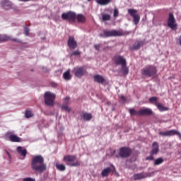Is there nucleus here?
Instances as JSON below:
<instances>
[{
    "mask_svg": "<svg viewBox=\"0 0 181 181\" xmlns=\"http://www.w3.org/2000/svg\"><path fill=\"white\" fill-rule=\"evenodd\" d=\"M159 135H161V136H173L175 135H178L180 139H181L180 132L173 129L166 132H160Z\"/></svg>",
    "mask_w": 181,
    "mask_h": 181,
    "instance_id": "6e6552de",
    "label": "nucleus"
},
{
    "mask_svg": "<svg viewBox=\"0 0 181 181\" xmlns=\"http://www.w3.org/2000/svg\"><path fill=\"white\" fill-rule=\"evenodd\" d=\"M16 151L20 155H21V156H23L24 158L28 153V151L23 148L22 146H18Z\"/></svg>",
    "mask_w": 181,
    "mask_h": 181,
    "instance_id": "aec40b11",
    "label": "nucleus"
},
{
    "mask_svg": "<svg viewBox=\"0 0 181 181\" xmlns=\"http://www.w3.org/2000/svg\"><path fill=\"white\" fill-rule=\"evenodd\" d=\"M118 13H119L118 9L115 8V10H114V16H115V18H117V16H118Z\"/></svg>",
    "mask_w": 181,
    "mask_h": 181,
    "instance_id": "c03bdc74",
    "label": "nucleus"
},
{
    "mask_svg": "<svg viewBox=\"0 0 181 181\" xmlns=\"http://www.w3.org/2000/svg\"><path fill=\"white\" fill-rule=\"evenodd\" d=\"M96 2L98 5L105 6L108 5V4H111L112 0H96Z\"/></svg>",
    "mask_w": 181,
    "mask_h": 181,
    "instance_id": "b1692460",
    "label": "nucleus"
},
{
    "mask_svg": "<svg viewBox=\"0 0 181 181\" xmlns=\"http://www.w3.org/2000/svg\"><path fill=\"white\" fill-rule=\"evenodd\" d=\"M134 180H141V179H145L146 174L145 173H140L134 175Z\"/></svg>",
    "mask_w": 181,
    "mask_h": 181,
    "instance_id": "a211bd4d",
    "label": "nucleus"
},
{
    "mask_svg": "<svg viewBox=\"0 0 181 181\" xmlns=\"http://www.w3.org/2000/svg\"><path fill=\"white\" fill-rule=\"evenodd\" d=\"M31 168L33 170H35V172L43 173V172L47 169V166L46 165V163H45V158L43 156L40 155L33 156L31 161Z\"/></svg>",
    "mask_w": 181,
    "mask_h": 181,
    "instance_id": "f257e3e1",
    "label": "nucleus"
},
{
    "mask_svg": "<svg viewBox=\"0 0 181 181\" xmlns=\"http://www.w3.org/2000/svg\"><path fill=\"white\" fill-rule=\"evenodd\" d=\"M63 77L64 80L69 81L71 78V75L70 74V70L66 71L63 74Z\"/></svg>",
    "mask_w": 181,
    "mask_h": 181,
    "instance_id": "cd10ccee",
    "label": "nucleus"
},
{
    "mask_svg": "<svg viewBox=\"0 0 181 181\" xmlns=\"http://www.w3.org/2000/svg\"><path fill=\"white\" fill-rule=\"evenodd\" d=\"M179 43H180V46H181V35L179 37Z\"/></svg>",
    "mask_w": 181,
    "mask_h": 181,
    "instance_id": "49530a36",
    "label": "nucleus"
},
{
    "mask_svg": "<svg viewBox=\"0 0 181 181\" xmlns=\"http://www.w3.org/2000/svg\"><path fill=\"white\" fill-rule=\"evenodd\" d=\"M145 45V41H136L132 47V50H139Z\"/></svg>",
    "mask_w": 181,
    "mask_h": 181,
    "instance_id": "dca6fc26",
    "label": "nucleus"
},
{
    "mask_svg": "<svg viewBox=\"0 0 181 181\" xmlns=\"http://www.w3.org/2000/svg\"><path fill=\"white\" fill-rule=\"evenodd\" d=\"M129 15H130V16H132V18H134V16H136L138 15V11L134 8H129L127 10Z\"/></svg>",
    "mask_w": 181,
    "mask_h": 181,
    "instance_id": "bb28decb",
    "label": "nucleus"
},
{
    "mask_svg": "<svg viewBox=\"0 0 181 181\" xmlns=\"http://www.w3.org/2000/svg\"><path fill=\"white\" fill-rule=\"evenodd\" d=\"M152 148L151 155H156L159 152V145L156 142H154L153 143Z\"/></svg>",
    "mask_w": 181,
    "mask_h": 181,
    "instance_id": "4be33fe9",
    "label": "nucleus"
},
{
    "mask_svg": "<svg viewBox=\"0 0 181 181\" xmlns=\"http://www.w3.org/2000/svg\"><path fill=\"white\" fill-rule=\"evenodd\" d=\"M168 26V28H170V29H173V30H175V29H176V19H175V16H173L172 13H169Z\"/></svg>",
    "mask_w": 181,
    "mask_h": 181,
    "instance_id": "1a4fd4ad",
    "label": "nucleus"
},
{
    "mask_svg": "<svg viewBox=\"0 0 181 181\" xmlns=\"http://www.w3.org/2000/svg\"><path fill=\"white\" fill-rule=\"evenodd\" d=\"M152 110L149 108H144L139 110V116L152 115Z\"/></svg>",
    "mask_w": 181,
    "mask_h": 181,
    "instance_id": "4468645a",
    "label": "nucleus"
},
{
    "mask_svg": "<svg viewBox=\"0 0 181 181\" xmlns=\"http://www.w3.org/2000/svg\"><path fill=\"white\" fill-rule=\"evenodd\" d=\"M141 19V16H139V15H136V16H134L133 17V22L136 24V25H138V23H139V21Z\"/></svg>",
    "mask_w": 181,
    "mask_h": 181,
    "instance_id": "473e14b6",
    "label": "nucleus"
},
{
    "mask_svg": "<svg viewBox=\"0 0 181 181\" xmlns=\"http://www.w3.org/2000/svg\"><path fill=\"white\" fill-rule=\"evenodd\" d=\"M0 5L1 6H2V8L4 9H6V11H8V9H11V8H12V2H11L9 0H3L0 2Z\"/></svg>",
    "mask_w": 181,
    "mask_h": 181,
    "instance_id": "ddd939ff",
    "label": "nucleus"
},
{
    "mask_svg": "<svg viewBox=\"0 0 181 181\" xmlns=\"http://www.w3.org/2000/svg\"><path fill=\"white\" fill-rule=\"evenodd\" d=\"M120 100H121L122 104H125L126 99H125V97L124 95L120 96Z\"/></svg>",
    "mask_w": 181,
    "mask_h": 181,
    "instance_id": "37998d69",
    "label": "nucleus"
},
{
    "mask_svg": "<svg viewBox=\"0 0 181 181\" xmlns=\"http://www.w3.org/2000/svg\"><path fill=\"white\" fill-rule=\"evenodd\" d=\"M104 35L105 37H112L117 36H124V33L121 30H104Z\"/></svg>",
    "mask_w": 181,
    "mask_h": 181,
    "instance_id": "39448f33",
    "label": "nucleus"
},
{
    "mask_svg": "<svg viewBox=\"0 0 181 181\" xmlns=\"http://www.w3.org/2000/svg\"><path fill=\"white\" fill-rule=\"evenodd\" d=\"M102 19L103 21H104L105 22L106 21H110V19H111V16H110L109 14H103L102 15Z\"/></svg>",
    "mask_w": 181,
    "mask_h": 181,
    "instance_id": "72a5a7b5",
    "label": "nucleus"
},
{
    "mask_svg": "<svg viewBox=\"0 0 181 181\" xmlns=\"http://www.w3.org/2000/svg\"><path fill=\"white\" fill-rule=\"evenodd\" d=\"M73 71L76 77L78 78L83 77V76H84V74H86V70L83 67H75Z\"/></svg>",
    "mask_w": 181,
    "mask_h": 181,
    "instance_id": "9b49d317",
    "label": "nucleus"
},
{
    "mask_svg": "<svg viewBox=\"0 0 181 181\" xmlns=\"http://www.w3.org/2000/svg\"><path fill=\"white\" fill-rule=\"evenodd\" d=\"M115 63L120 66H127V60L120 56H117L115 57Z\"/></svg>",
    "mask_w": 181,
    "mask_h": 181,
    "instance_id": "f8f14e48",
    "label": "nucleus"
},
{
    "mask_svg": "<svg viewBox=\"0 0 181 181\" xmlns=\"http://www.w3.org/2000/svg\"><path fill=\"white\" fill-rule=\"evenodd\" d=\"M81 54V52L78 50H76L71 54V56H80Z\"/></svg>",
    "mask_w": 181,
    "mask_h": 181,
    "instance_id": "58836bf2",
    "label": "nucleus"
},
{
    "mask_svg": "<svg viewBox=\"0 0 181 181\" xmlns=\"http://www.w3.org/2000/svg\"><path fill=\"white\" fill-rule=\"evenodd\" d=\"M56 95L52 92H45V103L46 105H53Z\"/></svg>",
    "mask_w": 181,
    "mask_h": 181,
    "instance_id": "20e7f679",
    "label": "nucleus"
},
{
    "mask_svg": "<svg viewBox=\"0 0 181 181\" xmlns=\"http://www.w3.org/2000/svg\"><path fill=\"white\" fill-rule=\"evenodd\" d=\"M129 112L130 115H132V117H134V115L139 116V111H136L134 108L129 109Z\"/></svg>",
    "mask_w": 181,
    "mask_h": 181,
    "instance_id": "7c9ffc66",
    "label": "nucleus"
},
{
    "mask_svg": "<svg viewBox=\"0 0 181 181\" xmlns=\"http://www.w3.org/2000/svg\"><path fill=\"white\" fill-rule=\"evenodd\" d=\"M57 169L58 170H60L61 172H64V170H66V165H64V164H56L55 165Z\"/></svg>",
    "mask_w": 181,
    "mask_h": 181,
    "instance_id": "c85d7f7f",
    "label": "nucleus"
},
{
    "mask_svg": "<svg viewBox=\"0 0 181 181\" xmlns=\"http://www.w3.org/2000/svg\"><path fill=\"white\" fill-rule=\"evenodd\" d=\"M62 19L65 21L67 20L69 22H76V13L73 11H69L67 13H62Z\"/></svg>",
    "mask_w": 181,
    "mask_h": 181,
    "instance_id": "423d86ee",
    "label": "nucleus"
},
{
    "mask_svg": "<svg viewBox=\"0 0 181 181\" xmlns=\"http://www.w3.org/2000/svg\"><path fill=\"white\" fill-rule=\"evenodd\" d=\"M155 105L157 107L158 110L160 111V112H163V111H168L169 108L163 106L160 103L156 102Z\"/></svg>",
    "mask_w": 181,
    "mask_h": 181,
    "instance_id": "6ab92c4d",
    "label": "nucleus"
},
{
    "mask_svg": "<svg viewBox=\"0 0 181 181\" xmlns=\"http://www.w3.org/2000/svg\"><path fill=\"white\" fill-rule=\"evenodd\" d=\"M141 74L146 77H154L156 75V67L148 65L141 70Z\"/></svg>",
    "mask_w": 181,
    "mask_h": 181,
    "instance_id": "f03ea898",
    "label": "nucleus"
},
{
    "mask_svg": "<svg viewBox=\"0 0 181 181\" xmlns=\"http://www.w3.org/2000/svg\"><path fill=\"white\" fill-rule=\"evenodd\" d=\"M61 107L62 110H63L64 111H66V112H70V111H71V108H70V107L66 105H64Z\"/></svg>",
    "mask_w": 181,
    "mask_h": 181,
    "instance_id": "f704fd0d",
    "label": "nucleus"
},
{
    "mask_svg": "<svg viewBox=\"0 0 181 181\" xmlns=\"http://www.w3.org/2000/svg\"><path fill=\"white\" fill-rule=\"evenodd\" d=\"M24 32H25V36H29V28H27L26 26L24 28Z\"/></svg>",
    "mask_w": 181,
    "mask_h": 181,
    "instance_id": "ea45409f",
    "label": "nucleus"
},
{
    "mask_svg": "<svg viewBox=\"0 0 181 181\" xmlns=\"http://www.w3.org/2000/svg\"><path fill=\"white\" fill-rule=\"evenodd\" d=\"M63 160L66 163V164L68 166H80V161H76L75 163H71L76 160L75 156H71V155L65 156H64Z\"/></svg>",
    "mask_w": 181,
    "mask_h": 181,
    "instance_id": "7ed1b4c3",
    "label": "nucleus"
},
{
    "mask_svg": "<svg viewBox=\"0 0 181 181\" xmlns=\"http://www.w3.org/2000/svg\"><path fill=\"white\" fill-rule=\"evenodd\" d=\"M132 153V151L128 147H122L119 151L120 158H128Z\"/></svg>",
    "mask_w": 181,
    "mask_h": 181,
    "instance_id": "0eeeda50",
    "label": "nucleus"
},
{
    "mask_svg": "<svg viewBox=\"0 0 181 181\" xmlns=\"http://www.w3.org/2000/svg\"><path fill=\"white\" fill-rule=\"evenodd\" d=\"M18 1H21V2H28V1L29 0H18Z\"/></svg>",
    "mask_w": 181,
    "mask_h": 181,
    "instance_id": "de8ad7c7",
    "label": "nucleus"
},
{
    "mask_svg": "<svg viewBox=\"0 0 181 181\" xmlns=\"http://www.w3.org/2000/svg\"><path fill=\"white\" fill-rule=\"evenodd\" d=\"M13 132L8 131L6 132V135H8V138L11 142H22V139L18 136L16 134H12Z\"/></svg>",
    "mask_w": 181,
    "mask_h": 181,
    "instance_id": "9d476101",
    "label": "nucleus"
},
{
    "mask_svg": "<svg viewBox=\"0 0 181 181\" xmlns=\"http://www.w3.org/2000/svg\"><path fill=\"white\" fill-rule=\"evenodd\" d=\"M94 47H95V49H96V50H100V45H94Z\"/></svg>",
    "mask_w": 181,
    "mask_h": 181,
    "instance_id": "a18cd8bd",
    "label": "nucleus"
},
{
    "mask_svg": "<svg viewBox=\"0 0 181 181\" xmlns=\"http://www.w3.org/2000/svg\"><path fill=\"white\" fill-rule=\"evenodd\" d=\"M25 115L27 118H32V117H33V113L30 110H26Z\"/></svg>",
    "mask_w": 181,
    "mask_h": 181,
    "instance_id": "c9c22d12",
    "label": "nucleus"
},
{
    "mask_svg": "<svg viewBox=\"0 0 181 181\" xmlns=\"http://www.w3.org/2000/svg\"><path fill=\"white\" fill-rule=\"evenodd\" d=\"M111 172H112L111 168H106L103 169V171L101 172V176H103V177H107V176H108V175H110Z\"/></svg>",
    "mask_w": 181,
    "mask_h": 181,
    "instance_id": "412c9836",
    "label": "nucleus"
},
{
    "mask_svg": "<svg viewBox=\"0 0 181 181\" xmlns=\"http://www.w3.org/2000/svg\"><path fill=\"white\" fill-rule=\"evenodd\" d=\"M69 98H65V101H69Z\"/></svg>",
    "mask_w": 181,
    "mask_h": 181,
    "instance_id": "09e8293b",
    "label": "nucleus"
},
{
    "mask_svg": "<svg viewBox=\"0 0 181 181\" xmlns=\"http://www.w3.org/2000/svg\"><path fill=\"white\" fill-rule=\"evenodd\" d=\"M150 103H158V98L157 97H152L149 98Z\"/></svg>",
    "mask_w": 181,
    "mask_h": 181,
    "instance_id": "4c0bfd02",
    "label": "nucleus"
},
{
    "mask_svg": "<svg viewBox=\"0 0 181 181\" xmlns=\"http://www.w3.org/2000/svg\"><path fill=\"white\" fill-rule=\"evenodd\" d=\"M81 118L83 119V121H91L93 119V115L88 112H83L81 115Z\"/></svg>",
    "mask_w": 181,
    "mask_h": 181,
    "instance_id": "f3484780",
    "label": "nucleus"
},
{
    "mask_svg": "<svg viewBox=\"0 0 181 181\" xmlns=\"http://www.w3.org/2000/svg\"><path fill=\"white\" fill-rule=\"evenodd\" d=\"M23 181H35V180L32 177H27V178H24Z\"/></svg>",
    "mask_w": 181,
    "mask_h": 181,
    "instance_id": "79ce46f5",
    "label": "nucleus"
},
{
    "mask_svg": "<svg viewBox=\"0 0 181 181\" xmlns=\"http://www.w3.org/2000/svg\"><path fill=\"white\" fill-rule=\"evenodd\" d=\"M88 1H91V0H88Z\"/></svg>",
    "mask_w": 181,
    "mask_h": 181,
    "instance_id": "8fccbe9b",
    "label": "nucleus"
},
{
    "mask_svg": "<svg viewBox=\"0 0 181 181\" xmlns=\"http://www.w3.org/2000/svg\"><path fill=\"white\" fill-rule=\"evenodd\" d=\"M153 154H151L150 156L146 158V160H154Z\"/></svg>",
    "mask_w": 181,
    "mask_h": 181,
    "instance_id": "a19ab883",
    "label": "nucleus"
},
{
    "mask_svg": "<svg viewBox=\"0 0 181 181\" xmlns=\"http://www.w3.org/2000/svg\"><path fill=\"white\" fill-rule=\"evenodd\" d=\"M68 46L70 47V49H76V47H77V42H76V40H74V37H69Z\"/></svg>",
    "mask_w": 181,
    "mask_h": 181,
    "instance_id": "2eb2a0df",
    "label": "nucleus"
},
{
    "mask_svg": "<svg viewBox=\"0 0 181 181\" xmlns=\"http://www.w3.org/2000/svg\"><path fill=\"white\" fill-rule=\"evenodd\" d=\"M94 80L100 84H103V83L105 81V79H104V77H103L101 75H95L94 76Z\"/></svg>",
    "mask_w": 181,
    "mask_h": 181,
    "instance_id": "5701e85b",
    "label": "nucleus"
},
{
    "mask_svg": "<svg viewBox=\"0 0 181 181\" xmlns=\"http://www.w3.org/2000/svg\"><path fill=\"white\" fill-rule=\"evenodd\" d=\"M162 163H163V158H159L154 160V165L156 166L162 165Z\"/></svg>",
    "mask_w": 181,
    "mask_h": 181,
    "instance_id": "2f4dec72",
    "label": "nucleus"
},
{
    "mask_svg": "<svg viewBox=\"0 0 181 181\" xmlns=\"http://www.w3.org/2000/svg\"><path fill=\"white\" fill-rule=\"evenodd\" d=\"M11 39L9 40V41L11 42H15L16 43H22V40L17 39V38H13V37H12V35H9Z\"/></svg>",
    "mask_w": 181,
    "mask_h": 181,
    "instance_id": "e433bc0d",
    "label": "nucleus"
},
{
    "mask_svg": "<svg viewBox=\"0 0 181 181\" xmlns=\"http://www.w3.org/2000/svg\"><path fill=\"white\" fill-rule=\"evenodd\" d=\"M76 18L80 23H84L86 22V17L83 14H78Z\"/></svg>",
    "mask_w": 181,
    "mask_h": 181,
    "instance_id": "a878e982",
    "label": "nucleus"
},
{
    "mask_svg": "<svg viewBox=\"0 0 181 181\" xmlns=\"http://www.w3.org/2000/svg\"><path fill=\"white\" fill-rule=\"evenodd\" d=\"M9 40H11V36L10 35H1L0 34V42H9Z\"/></svg>",
    "mask_w": 181,
    "mask_h": 181,
    "instance_id": "393cba45",
    "label": "nucleus"
},
{
    "mask_svg": "<svg viewBox=\"0 0 181 181\" xmlns=\"http://www.w3.org/2000/svg\"><path fill=\"white\" fill-rule=\"evenodd\" d=\"M122 73L124 76H127L128 75V73H129V70L128 69V67H127V65H123L122 66Z\"/></svg>",
    "mask_w": 181,
    "mask_h": 181,
    "instance_id": "c756f323",
    "label": "nucleus"
}]
</instances>
